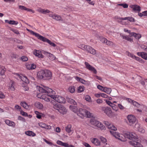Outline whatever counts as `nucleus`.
I'll return each mask as SVG.
<instances>
[{
	"label": "nucleus",
	"instance_id": "nucleus-53",
	"mask_svg": "<svg viewBox=\"0 0 147 147\" xmlns=\"http://www.w3.org/2000/svg\"><path fill=\"white\" fill-rule=\"evenodd\" d=\"M11 30L13 32L15 33L18 34H19V32H18V31L17 30L14 29H12Z\"/></svg>",
	"mask_w": 147,
	"mask_h": 147
},
{
	"label": "nucleus",
	"instance_id": "nucleus-20",
	"mask_svg": "<svg viewBox=\"0 0 147 147\" xmlns=\"http://www.w3.org/2000/svg\"><path fill=\"white\" fill-rule=\"evenodd\" d=\"M51 102L52 104L53 107L58 111L61 105H59L58 104L56 103L53 100L51 101Z\"/></svg>",
	"mask_w": 147,
	"mask_h": 147
},
{
	"label": "nucleus",
	"instance_id": "nucleus-39",
	"mask_svg": "<svg viewBox=\"0 0 147 147\" xmlns=\"http://www.w3.org/2000/svg\"><path fill=\"white\" fill-rule=\"evenodd\" d=\"M9 24L16 25L18 24V22L17 21L14 20H10Z\"/></svg>",
	"mask_w": 147,
	"mask_h": 147
},
{
	"label": "nucleus",
	"instance_id": "nucleus-32",
	"mask_svg": "<svg viewBox=\"0 0 147 147\" xmlns=\"http://www.w3.org/2000/svg\"><path fill=\"white\" fill-rule=\"evenodd\" d=\"M71 125H68L65 128L66 131L68 133L71 131Z\"/></svg>",
	"mask_w": 147,
	"mask_h": 147
},
{
	"label": "nucleus",
	"instance_id": "nucleus-25",
	"mask_svg": "<svg viewBox=\"0 0 147 147\" xmlns=\"http://www.w3.org/2000/svg\"><path fill=\"white\" fill-rule=\"evenodd\" d=\"M105 44L107 45L110 47H115V43H113L112 41L108 40H107Z\"/></svg>",
	"mask_w": 147,
	"mask_h": 147
},
{
	"label": "nucleus",
	"instance_id": "nucleus-57",
	"mask_svg": "<svg viewBox=\"0 0 147 147\" xmlns=\"http://www.w3.org/2000/svg\"><path fill=\"white\" fill-rule=\"evenodd\" d=\"M43 12H42V13H43L44 14H46L47 13H49V12H50V11L49 10H48V9L45 10L44 9H43Z\"/></svg>",
	"mask_w": 147,
	"mask_h": 147
},
{
	"label": "nucleus",
	"instance_id": "nucleus-60",
	"mask_svg": "<svg viewBox=\"0 0 147 147\" xmlns=\"http://www.w3.org/2000/svg\"><path fill=\"white\" fill-rule=\"evenodd\" d=\"M51 98H49L47 97L46 98H44V100L45 101L48 102H49L51 101Z\"/></svg>",
	"mask_w": 147,
	"mask_h": 147
},
{
	"label": "nucleus",
	"instance_id": "nucleus-54",
	"mask_svg": "<svg viewBox=\"0 0 147 147\" xmlns=\"http://www.w3.org/2000/svg\"><path fill=\"white\" fill-rule=\"evenodd\" d=\"M118 106V107L121 110H124L125 109L124 107L121 104H119Z\"/></svg>",
	"mask_w": 147,
	"mask_h": 147
},
{
	"label": "nucleus",
	"instance_id": "nucleus-30",
	"mask_svg": "<svg viewBox=\"0 0 147 147\" xmlns=\"http://www.w3.org/2000/svg\"><path fill=\"white\" fill-rule=\"evenodd\" d=\"M69 108L71 111L74 113H76L78 111V109L76 106L70 105Z\"/></svg>",
	"mask_w": 147,
	"mask_h": 147
},
{
	"label": "nucleus",
	"instance_id": "nucleus-45",
	"mask_svg": "<svg viewBox=\"0 0 147 147\" xmlns=\"http://www.w3.org/2000/svg\"><path fill=\"white\" fill-rule=\"evenodd\" d=\"M119 5L123 6L124 8H127L128 7V5L126 3H121Z\"/></svg>",
	"mask_w": 147,
	"mask_h": 147
},
{
	"label": "nucleus",
	"instance_id": "nucleus-19",
	"mask_svg": "<svg viewBox=\"0 0 147 147\" xmlns=\"http://www.w3.org/2000/svg\"><path fill=\"white\" fill-rule=\"evenodd\" d=\"M17 75L19 77V78H20L22 80L23 82L27 84L29 83V80L26 76H20V75L18 74H17Z\"/></svg>",
	"mask_w": 147,
	"mask_h": 147
},
{
	"label": "nucleus",
	"instance_id": "nucleus-3",
	"mask_svg": "<svg viewBox=\"0 0 147 147\" xmlns=\"http://www.w3.org/2000/svg\"><path fill=\"white\" fill-rule=\"evenodd\" d=\"M31 32L32 34L34 35L38 39L43 42H47L51 46L53 47H54L56 46V45L54 43L51 42L50 40L45 37L40 35L39 34L36 33L33 31H31Z\"/></svg>",
	"mask_w": 147,
	"mask_h": 147
},
{
	"label": "nucleus",
	"instance_id": "nucleus-1",
	"mask_svg": "<svg viewBox=\"0 0 147 147\" xmlns=\"http://www.w3.org/2000/svg\"><path fill=\"white\" fill-rule=\"evenodd\" d=\"M38 89L39 92L41 93H44L47 94L51 93L52 95L48 94L47 95L49 96L51 98H53L59 103H64L65 102V99L64 98L60 96L54 95L55 94V92L47 87L44 86H43L42 87L40 86Z\"/></svg>",
	"mask_w": 147,
	"mask_h": 147
},
{
	"label": "nucleus",
	"instance_id": "nucleus-42",
	"mask_svg": "<svg viewBox=\"0 0 147 147\" xmlns=\"http://www.w3.org/2000/svg\"><path fill=\"white\" fill-rule=\"evenodd\" d=\"M100 139L102 142L103 143H105L107 142L106 139L102 136L100 137Z\"/></svg>",
	"mask_w": 147,
	"mask_h": 147
},
{
	"label": "nucleus",
	"instance_id": "nucleus-34",
	"mask_svg": "<svg viewBox=\"0 0 147 147\" xmlns=\"http://www.w3.org/2000/svg\"><path fill=\"white\" fill-rule=\"evenodd\" d=\"M134 36L136 39H139L141 38V35L139 34H137L135 33Z\"/></svg>",
	"mask_w": 147,
	"mask_h": 147
},
{
	"label": "nucleus",
	"instance_id": "nucleus-63",
	"mask_svg": "<svg viewBox=\"0 0 147 147\" xmlns=\"http://www.w3.org/2000/svg\"><path fill=\"white\" fill-rule=\"evenodd\" d=\"M30 64L31 69H34L36 68V66L34 64Z\"/></svg>",
	"mask_w": 147,
	"mask_h": 147
},
{
	"label": "nucleus",
	"instance_id": "nucleus-15",
	"mask_svg": "<svg viewBox=\"0 0 147 147\" xmlns=\"http://www.w3.org/2000/svg\"><path fill=\"white\" fill-rule=\"evenodd\" d=\"M76 79L78 81H80V82L85 85H88L89 84V82L87 81H85L83 79L81 78L78 77L76 76Z\"/></svg>",
	"mask_w": 147,
	"mask_h": 147
},
{
	"label": "nucleus",
	"instance_id": "nucleus-64",
	"mask_svg": "<svg viewBox=\"0 0 147 147\" xmlns=\"http://www.w3.org/2000/svg\"><path fill=\"white\" fill-rule=\"evenodd\" d=\"M83 144L86 147H91L90 145L87 143L84 142Z\"/></svg>",
	"mask_w": 147,
	"mask_h": 147
},
{
	"label": "nucleus",
	"instance_id": "nucleus-29",
	"mask_svg": "<svg viewBox=\"0 0 147 147\" xmlns=\"http://www.w3.org/2000/svg\"><path fill=\"white\" fill-rule=\"evenodd\" d=\"M25 133L26 135L30 136H34L36 135V134L34 133L31 131H26Z\"/></svg>",
	"mask_w": 147,
	"mask_h": 147
},
{
	"label": "nucleus",
	"instance_id": "nucleus-61",
	"mask_svg": "<svg viewBox=\"0 0 147 147\" xmlns=\"http://www.w3.org/2000/svg\"><path fill=\"white\" fill-rule=\"evenodd\" d=\"M18 120H22V121H25V119H24V118H23L21 116H19L18 117Z\"/></svg>",
	"mask_w": 147,
	"mask_h": 147
},
{
	"label": "nucleus",
	"instance_id": "nucleus-35",
	"mask_svg": "<svg viewBox=\"0 0 147 147\" xmlns=\"http://www.w3.org/2000/svg\"><path fill=\"white\" fill-rule=\"evenodd\" d=\"M141 57L144 59L146 60L147 59V53L142 52Z\"/></svg>",
	"mask_w": 147,
	"mask_h": 147
},
{
	"label": "nucleus",
	"instance_id": "nucleus-51",
	"mask_svg": "<svg viewBox=\"0 0 147 147\" xmlns=\"http://www.w3.org/2000/svg\"><path fill=\"white\" fill-rule=\"evenodd\" d=\"M100 96H101L104 98H107L108 97V95L105 94H104L103 93H100Z\"/></svg>",
	"mask_w": 147,
	"mask_h": 147
},
{
	"label": "nucleus",
	"instance_id": "nucleus-44",
	"mask_svg": "<svg viewBox=\"0 0 147 147\" xmlns=\"http://www.w3.org/2000/svg\"><path fill=\"white\" fill-rule=\"evenodd\" d=\"M85 100L89 102H90L91 100V98L90 96L86 95L85 97Z\"/></svg>",
	"mask_w": 147,
	"mask_h": 147
},
{
	"label": "nucleus",
	"instance_id": "nucleus-52",
	"mask_svg": "<svg viewBox=\"0 0 147 147\" xmlns=\"http://www.w3.org/2000/svg\"><path fill=\"white\" fill-rule=\"evenodd\" d=\"M112 109L116 111H117L118 110V108L117 105H115L112 108Z\"/></svg>",
	"mask_w": 147,
	"mask_h": 147
},
{
	"label": "nucleus",
	"instance_id": "nucleus-49",
	"mask_svg": "<svg viewBox=\"0 0 147 147\" xmlns=\"http://www.w3.org/2000/svg\"><path fill=\"white\" fill-rule=\"evenodd\" d=\"M19 7V9L22 10H26L27 8L24 6L20 5Z\"/></svg>",
	"mask_w": 147,
	"mask_h": 147
},
{
	"label": "nucleus",
	"instance_id": "nucleus-14",
	"mask_svg": "<svg viewBox=\"0 0 147 147\" xmlns=\"http://www.w3.org/2000/svg\"><path fill=\"white\" fill-rule=\"evenodd\" d=\"M129 143L135 147H143L139 142L135 141H129Z\"/></svg>",
	"mask_w": 147,
	"mask_h": 147
},
{
	"label": "nucleus",
	"instance_id": "nucleus-58",
	"mask_svg": "<svg viewBox=\"0 0 147 147\" xmlns=\"http://www.w3.org/2000/svg\"><path fill=\"white\" fill-rule=\"evenodd\" d=\"M97 88L98 89H99L100 90H101L103 91V90L104 89V88L101 85H99L97 86Z\"/></svg>",
	"mask_w": 147,
	"mask_h": 147
},
{
	"label": "nucleus",
	"instance_id": "nucleus-37",
	"mask_svg": "<svg viewBox=\"0 0 147 147\" xmlns=\"http://www.w3.org/2000/svg\"><path fill=\"white\" fill-rule=\"evenodd\" d=\"M134 59H135L137 61H138L142 63H144V61L143 59L138 57H137L136 56V57H135Z\"/></svg>",
	"mask_w": 147,
	"mask_h": 147
},
{
	"label": "nucleus",
	"instance_id": "nucleus-5",
	"mask_svg": "<svg viewBox=\"0 0 147 147\" xmlns=\"http://www.w3.org/2000/svg\"><path fill=\"white\" fill-rule=\"evenodd\" d=\"M80 116H86L88 117H91V113L90 112L88 111L86 109L82 108L79 109L77 113Z\"/></svg>",
	"mask_w": 147,
	"mask_h": 147
},
{
	"label": "nucleus",
	"instance_id": "nucleus-33",
	"mask_svg": "<svg viewBox=\"0 0 147 147\" xmlns=\"http://www.w3.org/2000/svg\"><path fill=\"white\" fill-rule=\"evenodd\" d=\"M68 90L70 92L73 93L75 91V88L74 86H70Z\"/></svg>",
	"mask_w": 147,
	"mask_h": 147
},
{
	"label": "nucleus",
	"instance_id": "nucleus-59",
	"mask_svg": "<svg viewBox=\"0 0 147 147\" xmlns=\"http://www.w3.org/2000/svg\"><path fill=\"white\" fill-rule=\"evenodd\" d=\"M5 96L3 93L2 92H0V98L3 99L5 98Z\"/></svg>",
	"mask_w": 147,
	"mask_h": 147
},
{
	"label": "nucleus",
	"instance_id": "nucleus-56",
	"mask_svg": "<svg viewBox=\"0 0 147 147\" xmlns=\"http://www.w3.org/2000/svg\"><path fill=\"white\" fill-rule=\"evenodd\" d=\"M140 84L143 85L144 87H145V81H144V80H141L140 81Z\"/></svg>",
	"mask_w": 147,
	"mask_h": 147
},
{
	"label": "nucleus",
	"instance_id": "nucleus-47",
	"mask_svg": "<svg viewBox=\"0 0 147 147\" xmlns=\"http://www.w3.org/2000/svg\"><path fill=\"white\" fill-rule=\"evenodd\" d=\"M19 111L20 112V113L23 116H27L28 114L27 113L24 112L22 110H20Z\"/></svg>",
	"mask_w": 147,
	"mask_h": 147
},
{
	"label": "nucleus",
	"instance_id": "nucleus-2",
	"mask_svg": "<svg viewBox=\"0 0 147 147\" xmlns=\"http://www.w3.org/2000/svg\"><path fill=\"white\" fill-rule=\"evenodd\" d=\"M37 76L39 79L49 80L51 79L52 74L49 70L45 69L38 71Z\"/></svg>",
	"mask_w": 147,
	"mask_h": 147
},
{
	"label": "nucleus",
	"instance_id": "nucleus-22",
	"mask_svg": "<svg viewBox=\"0 0 147 147\" xmlns=\"http://www.w3.org/2000/svg\"><path fill=\"white\" fill-rule=\"evenodd\" d=\"M92 142L96 146H99L100 145V142L99 140L96 138L93 139L91 140Z\"/></svg>",
	"mask_w": 147,
	"mask_h": 147
},
{
	"label": "nucleus",
	"instance_id": "nucleus-10",
	"mask_svg": "<svg viewBox=\"0 0 147 147\" xmlns=\"http://www.w3.org/2000/svg\"><path fill=\"white\" fill-rule=\"evenodd\" d=\"M127 118L130 125H131L134 123L136 121V118L132 115H128L127 117Z\"/></svg>",
	"mask_w": 147,
	"mask_h": 147
},
{
	"label": "nucleus",
	"instance_id": "nucleus-8",
	"mask_svg": "<svg viewBox=\"0 0 147 147\" xmlns=\"http://www.w3.org/2000/svg\"><path fill=\"white\" fill-rule=\"evenodd\" d=\"M101 110L108 116L110 117L111 116L112 112L110 108L102 107L101 108Z\"/></svg>",
	"mask_w": 147,
	"mask_h": 147
},
{
	"label": "nucleus",
	"instance_id": "nucleus-23",
	"mask_svg": "<svg viewBox=\"0 0 147 147\" xmlns=\"http://www.w3.org/2000/svg\"><path fill=\"white\" fill-rule=\"evenodd\" d=\"M15 82L12 80H11L9 83V88L12 90H14L15 89L14 88Z\"/></svg>",
	"mask_w": 147,
	"mask_h": 147
},
{
	"label": "nucleus",
	"instance_id": "nucleus-24",
	"mask_svg": "<svg viewBox=\"0 0 147 147\" xmlns=\"http://www.w3.org/2000/svg\"><path fill=\"white\" fill-rule=\"evenodd\" d=\"M120 36L123 38V39H125L129 42L133 41V39L130 38L129 36H125L123 35L120 34Z\"/></svg>",
	"mask_w": 147,
	"mask_h": 147
},
{
	"label": "nucleus",
	"instance_id": "nucleus-27",
	"mask_svg": "<svg viewBox=\"0 0 147 147\" xmlns=\"http://www.w3.org/2000/svg\"><path fill=\"white\" fill-rule=\"evenodd\" d=\"M103 91L107 94H110L111 92V90L110 88L104 87L103 90Z\"/></svg>",
	"mask_w": 147,
	"mask_h": 147
},
{
	"label": "nucleus",
	"instance_id": "nucleus-55",
	"mask_svg": "<svg viewBox=\"0 0 147 147\" xmlns=\"http://www.w3.org/2000/svg\"><path fill=\"white\" fill-rule=\"evenodd\" d=\"M87 2L90 4L94 5V3L93 1H91V0H86Z\"/></svg>",
	"mask_w": 147,
	"mask_h": 147
},
{
	"label": "nucleus",
	"instance_id": "nucleus-50",
	"mask_svg": "<svg viewBox=\"0 0 147 147\" xmlns=\"http://www.w3.org/2000/svg\"><path fill=\"white\" fill-rule=\"evenodd\" d=\"M40 94H39L38 95H37V96H38V97L39 98H41L42 99H44V98H46L47 96H45L44 95H41V96L40 97L39 96H40Z\"/></svg>",
	"mask_w": 147,
	"mask_h": 147
},
{
	"label": "nucleus",
	"instance_id": "nucleus-12",
	"mask_svg": "<svg viewBox=\"0 0 147 147\" xmlns=\"http://www.w3.org/2000/svg\"><path fill=\"white\" fill-rule=\"evenodd\" d=\"M43 53L45 54L47 56V57H48L51 60H53L55 59V56L50 53L44 51Z\"/></svg>",
	"mask_w": 147,
	"mask_h": 147
},
{
	"label": "nucleus",
	"instance_id": "nucleus-16",
	"mask_svg": "<svg viewBox=\"0 0 147 147\" xmlns=\"http://www.w3.org/2000/svg\"><path fill=\"white\" fill-rule=\"evenodd\" d=\"M34 54L39 58H44V56L41 54V52L39 50H34Z\"/></svg>",
	"mask_w": 147,
	"mask_h": 147
},
{
	"label": "nucleus",
	"instance_id": "nucleus-6",
	"mask_svg": "<svg viewBox=\"0 0 147 147\" xmlns=\"http://www.w3.org/2000/svg\"><path fill=\"white\" fill-rule=\"evenodd\" d=\"M80 46L81 47V48L82 49L85 50L88 53L93 55H95L96 53V50L89 46H87L84 44H82L80 45Z\"/></svg>",
	"mask_w": 147,
	"mask_h": 147
},
{
	"label": "nucleus",
	"instance_id": "nucleus-36",
	"mask_svg": "<svg viewBox=\"0 0 147 147\" xmlns=\"http://www.w3.org/2000/svg\"><path fill=\"white\" fill-rule=\"evenodd\" d=\"M84 86H80L78 87V92L80 93L84 91Z\"/></svg>",
	"mask_w": 147,
	"mask_h": 147
},
{
	"label": "nucleus",
	"instance_id": "nucleus-13",
	"mask_svg": "<svg viewBox=\"0 0 147 147\" xmlns=\"http://www.w3.org/2000/svg\"><path fill=\"white\" fill-rule=\"evenodd\" d=\"M131 8L132 9V11L136 12V11L139 12L141 11L140 7L137 5H134L131 6Z\"/></svg>",
	"mask_w": 147,
	"mask_h": 147
},
{
	"label": "nucleus",
	"instance_id": "nucleus-26",
	"mask_svg": "<svg viewBox=\"0 0 147 147\" xmlns=\"http://www.w3.org/2000/svg\"><path fill=\"white\" fill-rule=\"evenodd\" d=\"M67 100L68 102L69 103L71 104H73L74 105H76V102L74 100L71 98H67Z\"/></svg>",
	"mask_w": 147,
	"mask_h": 147
},
{
	"label": "nucleus",
	"instance_id": "nucleus-40",
	"mask_svg": "<svg viewBox=\"0 0 147 147\" xmlns=\"http://www.w3.org/2000/svg\"><path fill=\"white\" fill-rule=\"evenodd\" d=\"M21 60L23 61H26L28 60V58L26 56H23L21 57Z\"/></svg>",
	"mask_w": 147,
	"mask_h": 147
},
{
	"label": "nucleus",
	"instance_id": "nucleus-62",
	"mask_svg": "<svg viewBox=\"0 0 147 147\" xmlns=\"http://www.w3.org/2000/svg\"><path fill=\"white\" fill-rule=\"evenodd\" d=\"M96 102L98 104L102 103L103 102V100L99 98L97 99L96 100Z\"/></svg>",
	"mask_w": 147,
	"mask_h": 147
},
{
	"label": "nucleus",
	"instance_id": "nucleus-31",
	"mask_svg": "<svg viewBox=\"0 0 147 147\" xmlns=\"http://www.w3.org/2000/svg\"><path fill=\"white\" fill-rule=\"evenodd\" d=\"M20 105L24 108L26 109H28L29 107V105H28L25 102H21Z\"/></svg>",
	"mask_w": 147,
	"mask_h": 147
},
{
	"label": "nucleus",
	"instance_id": "nucleus-4",
	"mask_svg": "<svg viewBox=\"0 0 147 147\" xmlns=\"http://www.w3.org/2000/svg\"><path fill=\"white\" fill-rule=\"evenodd\" d=\"M124 136L125 137L131 140V141H135L138 142L139 141V139L136 137V134L134 133L127 132L125 134Z\"/></svg>",
	"mask_w": 147,
	"mask_h": 147
},
{
	"label": "nucleus",
	"instance_id": "nucleus-48",
	"mask_svg": "<svg viewBox=\"0 0 147 147\" xmlns=\"http://www.w3.org/2000/svg\"><path fill=\"white\" fill-rule=\"evenodd\" d=\"M107 39L105 38H100L101 41L103 43H105L106 41L107 40Z\"/></svg>",
	"mask_w": 147,
	"mask_h": 147
},
{
	"label": "nucleus",
	"instance_id": "nucleus-38",
	"mask_svg": "<svg viewBox=\"0 0 147 147\" xmlns=\"http://www.w3.org/2000/svg\"><path fill=\"white\" fill-rule=\"evenodd\" d=\"M127 20H128L130 22H135L134 19L132 17H127Z\"/></svg>",
	"mask_w": 147,
	"mask_h": 147
},
{
	"label": "nucleus",
	"instance_id": "nucleus-21",
	"mask_svg": "<svg viewBox=\"0 0 147 147\" xmlns=\"http://www.w3.org/2000/svg\"><path fill=\"white\" fill-rule=\"evenodd\" d=\"M5 123L9 126H12L13 127H14L15 126V123L13 121L9 120H6L5 121Z\"/></svg>",
	"mask_w": 147,
	"mask_h": 147
},
{
	"label": "nucleus",
	"instance_id": "nucleus-43",
	"mask_svg": "<svg viewBox=\"0 0 147 147\" xmlns=\"http://www.w3.org/2000/svg\"><path fill=\"white\" fill-rule=\"evenodd\" d=\"M133 105L135 106H136L137 107H139L140 106V105L137 102L133 100L132 102Z\"/></svg>",
	"mask_w": 147,
	"mask_h": 147
},
{
	"label": "nucleus",
	"instance_id": "nucleus-7",
	"mask_svg": "<svg viewBox=\"0 0 147 147\" xmlns=\"http://www.w3.org/2000/svg\"><path fill=\"white\" fill-rule=\"evenodd\" d=\"M92 124L94 125L97 127H99L101 130H105L106 129L105 126L99 121L97 120H94L91 122Z\"/></svg>",
	"mask_w": 147,
	"mask_h": 147
},
{
	"label": "nucleus",
	"instance_id": "nucleus-11",
	"mask_svg": "<svg viewBox=\"0 0 147 147\" xmlns=\"http://www.w3.org/2000/svg\"><path fill=\"white\" fill-rule=\"evenodd\" d=\"M110 132L116 138H118L122 141H124V139H123L121 138L122 137L120 136L119 135L118 133L111 130L110 131Z\"/></svg>",
	"mask_w": 147,
	"mask_h": 147
},
{
	"label": "nucleus",
	"instance_id": "nucleus-28",
	"mask_svg": "<svg viewBox=\"0 0 147 147\" xmlns=\"http://www.w3.org/2000/svg\"><path fill=\"white\" fill-rule=\"evenodd\" d=\"M35 106L36 107L39 109H42L43 108V105L40 102H36L35 104Z\"/></svg>",
	"mask_w": 147,
	"mask_h": 147
},
{
	"label": "nucleus",
	"instance_id": "nucleus-41",
	"mask_svg": "<svg viewBox=\"0 0 147 147\" xmlns=\"http://www.w3.org/2000/svg\"><path fill=\"white\" fill-rule=\"evenodd\" d=\"M5 71L6 69L5 68L1 69L0 73L1 75V76L4 75Z\"/></svg>",
	"mask_w": 147,
	"mask_h": 147
},
{
	"label": "nucleus",
	"instance_id": "nucleus-9",
	"mask_svg": "<svg viewBox=\"0 0 147 147\" xmlns=\"http://www.w3.org/2000/svg\"><path fill=\"white\" fill-rule=\"evenodd\" d=\"M85 64L86 66V68L94 72V73L96 74L97 73V71L94 67L91 66L90 64L87 62L85 63Z\"/></svg>",
	"mask_w": 147,
	"mask_h": 147
},
{
	"label": "nucleus",
	"instance_id": "nucleus-17",
	"mask_svg": "<svg viewBox=\"0 0 147 147\" xmlns=\"http://www.w3.org/2000/svg\"><path fill=\"white\" fill-rule=\"evenodd\" d=\"M58 111L64 115L66 113L67 110L65 107L62 105H61Z\"/></svg>",
	"mask_w": 147,
	"mask_h": 147
},
{
	"label": "nucleus",
	"instance_id": "nucleus-18",
	"mask_svg": "<svg viewBox=\"0 0 147 147\" xmlns=\"http://www.w3.org/2000/svg\"><path fill=\"white\" fill-rule=\"evenodd\" d=\"M49 16L50 17H52V18L57 20H61V17L58 15L56 14H49Z\"/></svg>",
	"mask_w": 147,
	"mask_h": 147
},
{
	"label": "nucleus",
	"instance_id": "nucleus-46",
	"mask_svg": "<svg viewBox=\"0 0 147 147\" xmlns=\"http://www.w3.org/2000/svg\"><path fill=\"white\" fill-rule=\"evenodd\" d=\"M39 125L41 127L43 128H45L46 126V125L42 123H39Z\"/></svg>",
	"mask_w": 147,
	"mask_h": 147
}]
</instances>
